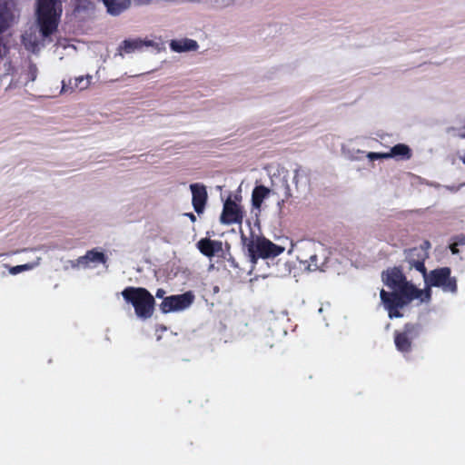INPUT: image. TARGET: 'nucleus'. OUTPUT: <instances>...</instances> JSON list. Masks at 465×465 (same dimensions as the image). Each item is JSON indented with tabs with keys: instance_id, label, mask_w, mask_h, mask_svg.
I'll use <instances>...</instances> for the list:
<instances>
[{
	"instance_id": "25",
	"label": "nucleus",
	"mask_w": 465,
	"mask_h": 465,
	"mask_svg": "<svg viewBox=\"0 0 465 465\" xmlns=\"http://www.w3.org/2000/svg\"><path fill=\"white\" fill-rule=\"evenodd\" d=\"M366 157L370 161L381 160V159H389L388 152L387 153L370 152V153H367Z\"/></svg>"
},
{
	"instance_id": "13",
	"label": "nucleus",
	"mask_w": 465,
	"mask_h": 465,
	"mask_svg": "<svg viewBox=\"0 0 465 465\" xmlns=\"http://www.w3.org/2000/svg\"><path fill=\"white\" fill-rule=\"evenodd\" d=\"M428 254L422 248H413L407 252L406 261L411 269L414 268L420 272L422 276L426 272V267L424 262L427 259Z\"/></svg>"
},
{
	"instance_id": "33",
	"label": "nucleus",
	"mask_w": 465,
	"mask_h": 465,
	"mask_svg": "<svg viewBox=\"0 0 465 465\" xmlns=\"http://www.w3.org/2000/svg\"><path fill=\"white\" fill-rule=\"evenodd\" d=\"M153 0H137V2L141 5H148L152 2Z\"/></svg>"
},
{
	"instance_id": "34",
	"label": "nucleus",
	"mask_w": 465,
	"mask_h": 465,
	"mask_svg": "<svg viewBox=\"0 0 465 465\" xmlns=\"http://www.w3.org/2000/svg\"><path fill=\"white\" fill-rule=\"evenodd\" d=\"M459 136H460V138H465V133L460 134H459Z\"/></svg>"
},
{
	"instance_id": "1",
	"label": "nucleus",
	"mask_w": 465,
	"mask_h": 465,
	"mask_svg": "<svg viewBox=\"0 0 465 465\" xmlns=\"http://www.w3.org/2000/svg\"><path fill=\"white\" fill-rule=\"evenodd\" d=\"M62 13L61 0H36L35 24L22 35L26 50L36 53L52 42V35L57 31Z\"/></svg>"
},
{
	"instance_id": "19",
	"label": "nucleus",
	"mask_w": 465,
	"mask_h": 465,
	"mask_svg": "<svg viewBox=\"0 0 465 465\" xmlns=\"http://www.w3.org/2000/svg\"><path fill=\"white\" fill-rule=\"evenodd\" d=\"M141 38H130L124 40L117 47L116 54L124 57L125 54L141 51Z\"/></svg>"
},
{
	"instance_id": "5",
	"label": "nucleus",
	"mask_w": 465,
	"mask_h": 465,
	"mask_svg": "<svg viewBox=\"0 0 465 465\" xmlns=\"http://www.w3.org/2000/svg\"><path fill=\"white\" fill-rule=\"evenodd\" d=\"M124 302L131 304L137 318L146 320L152 317L154 311V298L144 288L126 287L121 292Z\"/></svg>"
},
{
	"instance_id": "29",
	"label": "nucleus",
	"mask_w": 465,
	"mask_h": 465,
	"mask_svg": "<svg viewBox=\"0 0 465 465\" xmlns=\"http://www.w3.org/2000/svg\"><path fill=\"white\" fill-rule=\"evenodd\" d=\"M164 294H165V291L163 289H158L156 291L155 296L157 298H163Z\"/></svg>"
},
{
	"instance_id": "9",
	"label": "nucleus",
	"mask_w": 465,
	"mask_h": 465,
	"mask_svg": "<svg viewBox=\"0 0 465 465\" xmlns=\"http://www.w3.org/2000/svg\"><path fill=\"white\" fill-rule=\"evenodd\" d=\"M19 18V10L15 0H0V34L15 25Z\"/></svg>"
},
{
	"instance_id": "24",
	"label": "nucleus",
	"mask_w": 465,
	"mask_h": 465,
	"mask_svg": "<svg viewBox=\"0 0 465 465\" xmlns=\"http://www.w3.org/2000/svg\"><path fill=\"white\" fill-rule=\"evenodd\" d=\"M292 196V190H291L289 184L286 183L285 190H284V198L278 201V203H277V208H278L280 214L283 213V205H284L285 201L288 200L289 198H291Z\"/></svg>"
},
{
	"instance_id": "6",
	"label": "nucleus",
	"mask_w": 465,
	"mask_h": 465,
	"mask_svg": "<svg viewBox=\"0 0 465 465\" xmlns=\"http://www.w3.org/2000/svg\"><path fill=\"white\" fill-rule=\"evenodd\" d=\"M241 239L247 247L249 257L252 262H256L259 258L267 259L273 258L283 252L284 248L274 244L264 237H252L248 239L241 232Z\"/></svg>"
},
{
	"instance_id": "11",
	"label": "nucleus",
	"mask_w": 465,
	"mask_h": 465,
	"mask_svg": "<svg viewBox=\"0 0 465 465\" xmlns=\"http://www.w3.org/2000/svg\"><path fill=\"white\" fill-rule=\"evenodd\" d=\"M192 192V203L194 211L201 214L203 213L208 198L206 187L203 183H192L190 185Z\"/></svg>"
},
{
	"instance_id": "35",
	"label": "nucleus",
	"mask_w": 465,
	"mask_h": 465,
	"mask_svg": "<svg viewBox=\"0 0 465 465\" xmlns=\"http://www.w3.org/2000/svg\"><path fill=\"white\" fill-rule=\"evenodd\" d=\"M461 161L465 163V154L460 157Z\"/></svg>"
},
{
	"instance_id": "28",
	"label": "nucleus",
	"mask_w": 465,
	"mask_h": 465,
	"mask_svg": "<svg viewBox=\"0 0 465 465\" xmlns=\"http://www.w3.org/2000/svg\"><path fill=\"white\" fill-rule=\"evenodd\" d=\"M454 242L458 245H464L465 244V234L457 235L454 239Z\"/></svg>"
},
{
	"instance_id": "14",
	"label": "nucleus",
	"mask_w": 465,
	"mask_h": 465,
	"mask_svg": "<svg viewBox=\"0 0 465 465\" xmlns=\"http://www.w3.org/2000/svg\"><path fill=\"white\" fill-rule=\"evenodd\" d=\"M106 257L104 252L95 249L88 251L84 256H81L76 261V266L83 268L94 267L99 263H105Z\"/></svg>"
},
{
	"instance_id": "26",
	"label": "nucleus",
	"mask_w": 465,
	"mask_h": 465,
	"mask_svg": "<svg viewBox=\"0 0 465 465\" xmlns=\"http://www.w3.org/2000/svg\"><path fill=\"white\" fill-rule=\"evenodd\" d=\"M143 47H153L157 50H160V44L150 39H142L141 48Z\"/></svg>"
},
{
	"instance_id": "10",
	"label": "nucleus",
	"mask_w": 465,
	"mask_h": 465,
	"mask_svg": "<svg viewBox=\"0 0 465 465\" xmlns=\"http://www.w3.org/2000/svg\"><path fill=\"white\" fill-rule=\"evenodd\" d=\"M420 326L407 324L402 331H396L394 342L397 350L401 352H409L411 349V341L420 334Z\"/></svg>"
},
{
	"instance_id": "16",
	"label": "nucleus",
	"mask_w": 465,
	"mask_h": 465,
	"mask_svg": "<svg viewBox=\"0 0 465 465\" xmlns=\"http://www.w3.org/2000/svg\"><path fill=\"white\" fill-rule=\"evenodd\" d=\"M292 183L297 193H305L310 186L308 172L301 166L296 167L293 171Z\"/></svg>"
},
{
	"instance_id": "31",
	"label": "nucleus",
	"mask_w": 465,
	"mask_h": 465,
	"mask_svg": "<svg viewBox=\"0 0 465 465\" xmlns=\"http://www.w3.org/2000/svg\"><path fill=\"white\" fill-rule=\"evenodd\" d=\"M184 215L187 216L193 223L196 221V216L192 213H184Z\"/></svg>"
},
{
	"instance_id": "3",
	"label": "nucleus",
	"mask_w": 465,
	"mask_h": 465,
	"mask_svg": "<svg viewBox=\"0 0 465 465\" xmlns=\"http://www.w3.org/2000/svg\"><path fill=\"white\" fill-rule=\"evenodd\" d=\"M295 252L301 268L306 272H324L328 266L331 251L322 243L303 240L292 244L289 252Z\"/></svg>"
},
{
	"instance_id": "20",
	"label": "nucleus",
	"mask_w": 465,
	"mask_h": 465,
	"mask_svg": "<svg viewBox=\"0 0 465 465\" xmlns=\"http://www.w3.org/2000/svg\"><path fill=\"white\" fill-rule=\"evenodd\" d=\"M107 12L112 15H118L130 6V0H103Z\"/></svg>"
},
{
	"instance_id": "15",
	"label": "nucleus",
	"mask_w": 465,
	"mask_h": 465,
	"mask_svg": "<svg viewBox=\"0 0 465 465\" xmlns=\"http://www.w3.org/2000/svg\"><path fill=\"white\" fill-rule=\"evenodd\" d=\"M196 245L203 255L210 258L223 252V242L221 241L203 238Z\"/></svg>"
},
{
	"instance_id": "7",
	"label": "nucleus",
	"mask_w": 465,
	"mask_h": 465,
	"mask_svg": "<svg viewBox=\"0 0 465 465\" xmlns=\"http://www.w3.org/2000/svg\"><path fill=\"white\" fill-rule=\"evenodd\" d=\"M244 217V212L240 200L235 197H228L223 203V212L220 216V223L223 225H241Z\"/></svg>"
},
{
	"instance_id": "18",
	"label": "nucleus",
	"mask_w": 465,
	"mask_h": 465,
	"mask_svg": "<svg viewBox=\"0 0 465 465\" xmlns=\"http://www.w3.org/2000/svg\"><path fill=\"white\" fill-rule=\"evenodd\" d=\"M198 47V43L190 38L176 39L170 42L171 50L176 53L196 51Z\"/></svg>"
},
{
	"instance_id": "32",
	"label": "nucleus",
	"mask_w": 465,
	"mask_h": 465,
	"mask_svg": "<svg viewBox=\"0 0 465 465\" xmlns=\"http://www.w3.org/2000/svg\"><path fill=\"white\" fill-rule=\"evenodd\" d=\"M84 7L87 8V9H92L93 8V3L88 1V0H84Z\"/></svg>"
},
{
	"instance_id": "4",
	"label": "nucleus",
	"mask_w": 465,
	"mask_h": 465,
	"mask_svg": "<svg viewBox=\"0 0 465 465\" xmlns=\"http://www.w3.org/2000/svg\"><path fill=\"white\" fill-rule=\"evenodd\" d=\"M422 277L425 287L420 290L421 294H419L420 302L428 303L430 301L432 287L440 288L444 292L457 293V279L451 276L449 267L437 268L429 272L426 271Z\"/></svg>"
},
{
	"instance_id": "17",
	"label": "nucleus",
	"mask_w": 465,
	"mask_h": 465,
	"mask_svg": "<svg viewBox=\"0 0 465 465\" xmlns=\"http://www.w3.org/2000/svg\"><path fill=\"white\" fill-rule=\"evenodd\" d=\"M271 193V190L263 185H257L252 193V206L257 216L261 212L262 203Z\"/></svg>"
},
{
	"instance_id": "22",
	"label": "nucleus",
	"mask_w": 465,
	"mask_h": 465,
	"mask_svg": "<svg viewBox=\"0 0 465 465\" xmlns=\"http://www.w3.org/2000/svg\"><path fill=\"white\" fill-rule=\"evenodd\" d=\"M40 262H41V258L40 257H36V259L34 262H28V263H25V264H21V265H16V266L9 267V272L11 274H13V275H16V274H18L20 272L33 270V269H35V267H37L40 264Z\"/></svg>"
},
{
	"instance_id": "27",
	"label": "nucleus",
	"mask_w": 465,
	"mask_h": 465,
	"mask_svg": "<svg viewBox=\"0 0 465 465\" xmlns=\"http://www.w3.org/2000/svg\"><path fill=\"white\" fill-rule=\"evenodd\" d=\"M232 0H208V3L217 5L218 6L228 5Z\"/></svg>"
},
{
	"instance_id": "30",
	"label": "nucleus",
	"mask_w": 465,
	"mask_h": 465,
	"mask_svg": "<svg viewBox=\"0 0 465 465\" xmlns=\"http://www.w3.org/2000/svg\"><path fill=\"white\" fill-rule=\"evenodd\" d=\"M457 246H458V244H456L455 242L450 245V251L453 254H456L459 252Z\"/></svg>"
},
{
	"instance_id": "23",
	"label": "nucleus",
	"mask_w": 465,
	"mask_h": 465,
	"mask_svg": "<svg viewBox=\"0 0 465 465\" xmlns=\"http://www.w3.org/2000/svg\"><path fill=\"white\" fill-rule=\"evenodd\" d=\"M38 69L35 64H29L26 70L21 75L22 83L26 85L28 83L35 81Z\"/></svg>"
},
{
	"instance_id": "12",
	"label": "nucleus",
	"mask_w": 465,
	"mask_h": 465,
	"mask_svg": "<svg viewBox=\"0 0 465 465\" xmlns=\"http://www.w3.org/2000/svg\"><path fill=\"white\" fill-rule=\"evenodd\" d=\"M93 76L91 74L81 75L74 78H69L67 81H62L61 94L73 93L75 90H86L92 82Z\"/></svg>"
},
{
	"instance_id": "21",
	"label": "nucleus",
	"mask_w": 465,
	"mask_h": 465,
	"mask_svg": "<svg viewBox=\"0 0 465 465\" xmlns=\"http://www.w3.org/2000/svg\"><path fill=\"white\" fill-rule=\"evenodd\" d=\"M411 148L404 143H398L392 146L388 152V157L396 160H409L411 157Z\"/></svg>"
},
{
	"instance_id": "8",
	"label": "nucleus",
	"mask_w": 465,
	"mask_h": 465,
	"mask_svg": "<svg viewBox=\"0 0 465 465\" xmlns=\"http://www.w3.org/2000/svg\"><path fill=\"white\" fill-rule=\"evenodd\" d=\"M194 301V294L186 292L183 294L171 295L163 298L160 309L163 313L180 312L189 308Z\"/></svg>"
},
{
	"instance_id": "2",
	"label": "nucleus",
	"mask_w": 465,
	"mask_h": 465,
	"mask_svg": "<svg viewBox=\"0 0 465 465\" xmlns=\"http://www.w3.org/2000/svg\"><path fill=\"white\" fill-rule=\"evenodd\" d=\"M382 282L392 290L391 292L381 291V300L389 317L399 318L402 314L399 310L408 305L413 300H419L420 289L415 287L411 282L407 281L403 272L397 267L388 269L382 273Z\"/></svg>"
}]
</instances>
